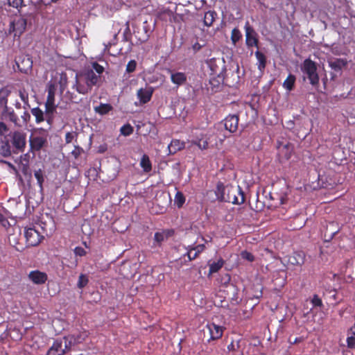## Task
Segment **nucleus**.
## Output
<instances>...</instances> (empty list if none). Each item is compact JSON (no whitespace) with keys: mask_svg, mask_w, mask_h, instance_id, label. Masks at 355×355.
Listing matches in <instances>:
<instances>
[{"mask_svg":"<svg viewBox=\"0 0 355 355\" xmlns=\"http://www.w3.org/2000/svg\"><path fill=\"white\" fill-rule=\"evenodd\" d=\"M174 234L175 230L173 229H162L156 232L154 234L155 245L161 247L164 241L173 236Z\"/></svg>","mask_w":355,"mask_h":355,"instance_id":"9","label":"nucleus"},{"mask_svg":"<svg viewBox=\"0 0 355 355\" xmlns=\"http://www.w3.org/2000/svg\"><path fill=\"white\" fill-rule=\"evenodd\" d=\"M73 252L76 256L79 257H83L87 254L86 250L80 246L76 247Z\"/></svg>","mask_w":355,"mask_h":355,"instance_id":"51","label":"nucleus"},{"mask_svg":"<svg viewBox=\"0 0 355 355\" xmlns=\"http://www.w3.org/2000/svg\"><path fill=\"white\" fill-rule=\"evenodd\" d=\"M99 79L92 70H89L82 74H76L72 88L78 93L85 95L90 92Z\"/></svg>","mask_w":355,"mask_h":355,"instance_id":"2","label":"nucleus"},{"mask_svg":"<svg viewBox=\"0 0 355 355\" xmlns=\"http://www.w3.org/2000/svg\"><path fill=\"white\" fill-rule=\"evenodd\" d=\"M218 62H220V60L214 58L209 59L207 62V65L211 71V75L220 74V69Z\"/></svg>","mask_w":355,"mask_h":355,"instance_id":"24","label":"nucleus"},{"mask_svg":"<svg viewBox=\"0 0 355 355\" xmlns=\"http://www.w3.org/2000/svg\"><path fill=\"white\" fill-rule=\"evenodd\" d=\"M185 148V142L180 139H172L168 146V155H174Z\"/></svg>","mask_w":355,"mask_h":355,"instance_id":"19","label":"nucleus"},{"mask_svg":"<svg viewBox=\"0 0 355 355\" xmlns=\"http://www.w3.org/2000/svg\"><path fill=\"white\" fill-rule=\"evenodd\" d=\"M171 74V82L176 85L178 87L184 85L187 80V77L185 73L174 71L169 70Z\"/></svg>","mask_w":355,"mask_h":355,"instance_id":"17","label":"nucleus"},{"mask_svg":"<svg viewBox=\"0 0 355 355\" xmlns=\"http://www.w3.org/2000/svg\"><path fill=\"white\" fill-rule=\"evenodd\" d=\"M112 106L108 103H101L98 106L94 107V110L96 113L104 115L107 114L112 110Z\"/></svg>","mask_w":355,"mask_h":355,"instance_id":"30","label":"nucleus"},{"mask_svg":"<svg viewBox=\"0 0 355 355\" xmlns=\"http://www.w3.org/2000/svg\"><path fill=\"white\" fill-rule=\"evenodd\" d=\"M73 338H75V341L77 344L82 343L83 341L86 340V338L89 336V332L87 331H80L76 334H71Z\"/></svg>","mask_w":355,"mask_h":355,"instance_id":"33","label":"nucleus"},{"mask_svg":"<svg viewBox=\"0 0 355 355\" xmlns=\"http://www.w3.org/2000/svg\"><path fill=\"white\" fill-rule=\"evenodd\" d=\"M239 116L237 114H229L224 119L225 128L231 133L237 131L239 127Z\"/></svg>","mask_w":355,"mask_h":355,"instance_id":"11","label":"nucleus"},{"mask_svg":"<svg viewBox=\"0 0 355 355\" xmlns=\"http://www.w3.org/2000/svg\"><path fill=\"white\" fill-rule=\"evenodd\" d=\"M12 144L18 152H23L26 146V135L22 131H15L12 135Z\"/></svg>","mask_w":355,"mask_h":355,"instance_id":"7","label":"nucleus"},{"mask_svg":"<svg viewBox=\"0 0 355 355\" xmlns=\"http://www.w3.org/2000/svg\"><path fill=\"white\" fill-rule=\"evenodd\" d=\"M60 90L62 93L67 87V76L66 73H62L59 80Z\"/></svg>","mask_w":355,"mask_h":355,"instance_id":"39","label":"nucleus"},{"mask_svg":"<svg viewBox=\"0 0 355 355\" xmlns=\"http://www.w3.org/2000/svg\"><path fill=\"white\" fill-rule=\"evenodd\" d=\"M143 29L145 32V35L144 36L143 41H146L149 38V26L147 21H144L143 24Z\"/></svg>","mask_w":355,"mask_h":355,"instance_id":"50","label":"nucleus"},{"mask_svg":"<svg viewBox=\"0 0 355 355\" xmlns=\"http://www.w3.org/2000/svg\"><path fill=\"white\" fill-rule=\"evenodd\" d=\"M311 302L314 307L323 306L322 301L321 298L317 294L313 295V296L311 300Z\"/></svg>","mask_w":355,"mask_h":355,"instance_id":"43","label":"nucleus"},{"mask_svg":"<svg viewBox=\"0 0 355 355\" xmlns=\"http://www.w3.org/2000/svg\"><path fill=\"white\" fill-rule=\"evenodd\" d=\"M10 94V91L7 87H3L0 89V106L3 108L8 107V97Z\"/></svg>","mask_w":355,"mask_h":355,"instance_id":"27","label":"nucleus"},{"mask_svg":"<svg viewBox=\"0 0 355 355\" xmlns=\"http://www.w3.org/2000/svg\"><path fill=\"white\" fill-rule=\"evenodd\" d=\"M303 340L304 339L302 337L295 338L293 341L291 340V338H289V342L291 344H297V343L302 342Z\"/></svg>","mask_w":355,"mask_h":355,"instance_id":"61","label":"nucleus"},{"mask_svg":"<svg viewBox=\"0 0 355 355\" xmlns=\"http://www.w3.org/2000/svg\"><path fill=\"white\" fill-rule=\"evenodd\" d=\"M216 195L218 200L241 205L245 202V195L240 187L225 186L223 183L217 184Z\"/></svg>","mask_w":355,"mask_h":355,"instance_id":"1","label":"nucleus"},{"mask_svg":"<svg viewBox=\"0 0 355 355\" xmlns=\"http://www.w3.org/2000/svg\"><path fill=\"white\" fill-rule=\"evenodd\" d=\"M223 77L220 74L211 75L209 80V87L212 93L217 92L221 88Z\"/></svg>","mask_w":355,"mask_h":355,"instance_id":"14","label":"nucleus"},{"mask_svg":"<svg viewBox=\"0 0 355 355\" xmlns=\"http://www.w3.org/2000/svg\"><path fill=\"white\" fill-rule=\"evenodd\" d=\"M296 78L293 74L290 73L283 83V87L288 92L293 89Z\"/></svg>","mask_w":355,"mask_h":355,"instance_id":"28","label":"nucleus"},{"mask_svg":"<svg viewBox=\"0 0 355 355\" xmlns=\"http://www.w3.org/2000/svg\"><path fill=\"white\" fill-rule=\"evenodd\" d=\"M1 114L3 118L8 119L16 126H21L18 123L19 118L13 110L9 108L8 107L3 108V110L2 111Z\"/></svg>","mask_w":355,"mask_h":355,"instance_id":"21","label":"nucleus"},{"mask_svg":"<svg viewBox=\"0 0 355 355\" xmlns=\"http://www.w3.org/2000/svg\"><path fill=\"white\" fill-rule=\"evenodd\" d=\"M24 0H8L10 6L15 8H21L23 6Z\"/></svg>","mask_w":355,"mask_h":355,"instance_id":"48","label":"nucleus"},{"mask_svg":"<svg viewBox=\"0 0 355 355\" xmlns=\"http://www.w3.org/2000/svg\"><path fill=\"white\" fill-rule=\"evenodd\" d=\"M205 248V246L204 244H200V245H198L193 248H191V249L193 251H195V252H196L198 254H199L200 253H201Z\"/></svg>","mask_w":355,"mask_h":355,"instance_id":"54","label":"nucleus"},{"mask_svg":"<svg viewBox=\"0 0 355 355\" xmlns=\"http://www.w3.org/2000/svg\"><path fill=\"white\" fill-rule=\"evenodd\" d=\"M242 37V34L241 31L237 28H234L232 31L231 33V40L234 44H236L237 42H239Z\"/></svg>","mask_w":355,"mask_h":355,"instance_id":"37","label":"nucleus"},{"mask_svg":"<svg viewBox=\"0 0 355 355\" xmlns=\"http://www.w3.org/2000/svg\"><path fill=\"white\" fill-rule=\"evenodd\" d=\"M0 154L3 157H8L11 155L12 153L8 141H3L1 142V146L0 147Z\"/></svg>","mask_w":355,"mask_h":355,"instance_id":"32","label":"nucleus"},{"mask_svg":"<svg viewBox=\"0 0 355 355\" xmlns=\"http://www.w3.org/2000/svg\"><path fill=\"white\" fill-rule=\"evenodd\" d=\"M225 261L223 259H218L216 262L209 264V275L218 272L223 266Z\"/></svg>","mask_w":355,"mask_h":355,"instance_id":"31","label":"nucleus"},{"mask_svg":"<svg viewBox=\"0 0 355 355\" xmlns=\"http://www.w3.org/2000/svg\"><path fill=\"white\" fill-rule=\"evenodd\" d=\"M31 112L35 117L36 123L39 124L46 121L45 113L39 107L32 108Z\"/></svg>","mask_w":355,"mask_h":355,"instance_id":"23","label":"nucleus"},{"mask_svg":"<svg viewBox=\"0 0 355 355\" xmlns=\"http://www.w3.org/2000/svg\"><path fill=\"white\" fill-rule=\"evenodd\" d=\"M137 62L135 60H130L126 65V71L128 73H132L135 71Z\"/></svg>","mask_w":355,"mask_h":355,"instance_id":"46","label":"nucleus"},{"mask_svg":"<svg viewBox=\"0 0 355 355\" xmlns=\"http://www.w3.org/2000/svg\"><path fill=\"white\" fill-rule=\"evenodd\" d=\"M217 16V14L214 10H209L205 13L203 22L204 24L208 27L212 26L215 19Z\"/></svg>","mask_w":355,"mask_h":355,"instance_id":"26","label":"nucleus"},{"mask_svg":"<svg viewBox=\"0 0 355 355\" xmlns=\"http://www.w3.org/2000/svg\"><path fill=\"white\" fill-rule=\"evenodd\" d=\"M193 139L189 141L191 146H196L200 150H206L208 148L209 142L204 134L193 133Z\"/></svg>","mask_w":355,"mask_h":355,"instance_id":"12","label":"nucleus"},{"mask_svg":"<svg viewBox=\"0 0 355 355\" xmlns=\"http://www.w3.org/2000/svg\"><path fill=\"white\" fill-rule=\"evenodd\" d=\"M46 121L49 125L53 123L54 114L56 112L57 105L55 103H45Z\"/></svg>","mask_w":355,"mask_h":355,"instance_id":"18","label":"nucleus"},{"mask_svg":"<svg viewBox=\"0 0 355 355\" xmlns=\"http://www.w3.org/2000/svg\"><path fill=\"white\" fill-rule=\"evenodd\" d=\"M62 341H64V349H65V352L69 351L72 346L77 345L75 341V338H73L71 334L64 336Z\"/></svg>","mask_w":355,"mask_h":355,"instance_id":"29","label":"nucleus"},{"mask_svg":"<svg viewBox=\"0 0 355 355\" xmlns=\"http://www.w3.org/2000/svg\"><path fill=\"white\" fill-rule=\"evenodd\" d=\"M347 347L351 349L355 348V336H349L347 338Z\"/></svg>","mask_w":355,"mask_h":355,"instance_id":"53","label":"nucleus"},{"mask_svg":"<svg viewBox=\"0 0 355 355\" xmlns=\"http://www.w3.org/2000/svg\"><path fill=\"white\" fill-rule=\"evenodd\" d=\"M76 149L78 150V152L73 150L72 153L76 157H77L78 156V155L80 154V150H82V148L77 147Z\"/></svg>","mask_w":355,"mask_h":355,"instance_id":"62","label":"nucleus"},{"mask_svg":"<svg viewBox=\"0 0 355 355\" xmlns=\"http://www.w3.org/2000/svg\"><path fill=\"white\" fill-rule=\"evenodd\" d=\"M92 70L94 72L95 71L98 74H101L104 71V67L102 65L99 64L97 62H92Z\"/></svg>","mask_w":355,"mask_h":355,"instance_id":"47","label":"nucleus"},{"mask_svg":"<svg viewBox=\"0 0 355 355\" xmlns=\"http://www.w3.org/2000/svg\"><path fill=\"white\" fill-rule=\"evenodd\" d=\"M21 119L23 120L24 123L26 125L31 120V115L27 111H25L24 114L21 115Z\"/></svg>","mask_w":355,"mask_h":355,"instance_id":"56","label":"nucleus"},{"mask_svg":"<svg viewBox=\"0 0 355 355\" xmlns=\"http://www.w3.org/2000/svg\"><path fill=\"white\" fill-rule=\"evenodd\" d=\"M28 279L35 284H43L48 279L47 274L38 270H32L29 272Z\"/></svg>","mask_w":355,"mask_h":355,"instance_id":"13","label":"nucleus"},{"mask_svg":"<svg viewBox=\"0 0 355 355\" xmlns=\"http://www.w3.org/2000/svg\"><path fill=\"white\" fill-rule=\"evenodd\" d=\"M241 257L243 259H246L249 261H253L254 260V255L251 253V252H249L246 250L245 251H243L241 254Z\"/></svg>","mask_w":355,"mask_h":355,"instance_id":"49","label":"nucleus"},{"mask_svg":"<svg viewBox=\"0 0 355 355\" xmlns=\"http://www.w3.org/2000/svg\"><path fill=\"white\" fill-rule=\"evenodd\" d=\"M24 236L27 246H37L44 239V236L34 227L26 228L24 231Z\"/></svg>","mask_w":355,"mask_h":355,"instance_id":"5","label":"nucleus"},{"mask_svg":"<svg viewBox=\"0 0 355 355\" xmlns=\"http://www.w3.org/2000/svg\"><path fill=\"white\" fill-rule=\"evenodd\" d=\"M140 166L145 173H149L152 170V164L148 155H142L140 161Z\"/></svg>","mask_w":355,"mask_h":355,"instance_id":"25","label":"nucleus"},{"mask_svg":"<svg viewBox=\"0 0 355 355\" xmlns=\"http://www.w3.org/2000/svg\"><path fill=\"white\" fill-rule=\"evenodd\" d=\"M89 282V279L86 275L80 274V275L78 277V281L77 283V286L79 288H83L85 287Z\"/></svg>","mask_w":355,"mask_h":355,"instance_id":"40","label":"nucleus"},{"mask_svg":"<svg viewBox=\"0 0 355 355\" xmlns=\"http://www.w3.org/2000/svg\"><path fill=\"white\" fill-rule=\"evenodd\" d=\"M30 150L28 153L22 155L20 157V164H30L31 155Z\"/></svg>","mask_w":355,"mask_h":355,"instance_id":"52","label":"nucleus"},{"mask_svg":"<svg viewBox=\"0 0 355 355\" xmlns=\"http://www.w3.org/2000/svg\"><path fill=\"white\" fill-rule=\"evenodd\" d=\"M13 246L15 248V249H16L17 251L21 252V251H22V250H23V248H22V247L19 248V247H18L17 245H14Z\"/></svg>","mask_w":355,"mask_h":355,"instance_id":"63","label":"nucleus"},{"mask_svg":"<svg viewBox=\"0 0 355 355\" xmlns=\"http://www.w3.org/2000/svg\"><path fill=\"white\" fill-rule=\"evenodd\" d=\"M202 47V45H201L200 44H199L198 42H196L195 44H193L192 46V49L193 50V51L195 53L198 52V51H200Z\"/></svg>","mask_w":355,"mask_h":355,"instance_id":"59","label":"nucleus"},{"mask_svg":"<svg viewBox=\"0 0 355 355\" xmlns=\"http://www.w3.org/2000/svg\"><path fill=\"white\" fill-rule=\"evenodd\" d=\"M255 57L257 60V68L261 71L263 72L266 67L267 58L266 56L262 52L259 51H257L255 52Z\"/></svg>","mask_w":355,"mask_h":355,"instance_id":"22","label":"nucleus"},{"mask_svg":"<svg viewBox=\"0 0 355 355\" xmlns=\"http://www.w3.org/2000/svg\"><path fill=\"white\" fill-rule=\"evenodd\" d=\"M192 251L193 250L191 249H189L186 254L189 261L194 260L198 256V254L196 252L193 253Z\"/></svg>","mask_w":355,"mask_h":355,"instance_id":"57","label":"nucleus"},{"mask_svg":"<svg viewBox=\"0 0 355 355\" xmlns=\"http://www.w3.org/2000/svg\"><path fill=\"white\" fill-rule=\"evenodd\" d=\"M26 25L27 20L23 17L15 19L10 22L8 33H14V37H20L25 31Z\"/></svg>","mask_w":355,"mask_h":355,"instance_id":"6","label":"nucleus"},{"mask_svg":"<svg viewBox=\"0 0 355 355\" xmlns=\"http://www.w3.org/2000/svg\"><path fill=\"white\" fill-rule=\"evenodd\" d=\"M305 261V254L302 251L294 252L292 254L288 256V263L293 266H302Z\"/></svg>","mask_w":355,"mask_h":355,"instance_id":"16","label":"nucleus"},{"mask_svg":"<svg viewBox=\"0 0 355 355\" xmlns=\"http://www.w3.org/2000/svg\"><path fill=\"white\" fill-rule=\"evenodd\" d=\"M133 131V127L129 123L123 125L120 129L121 134L123 136H129L132 134Z\"/></svg>","mask_w":355,"mask_h":355,"instance_id":"38","label":"nucleus"},{"mask_svg":"<svg viewBox=\"0 0 355 355\" xmlns=\"http://www.w3.org/2000/svg\"><path fill=\"white\" fill-rule=\"evenodd\" d=\"M8 128L6 124L3 122L0 121V136L3 135L8 131Z\"/></svg>","mask_w":355,"mask_h":355,"instance_id":"55","label":"nucleus"},{"mask_svg":"<svg viewBox=\"0 0 355 355\" xmlns=\"http://www.w3.org/2000/svg\"><path fill=\"white\" fill-rule=\"evenodd\" d=\"M302 71L306 74L310 83L315 86L319 83L316 63L310 58L304 60L301 67Z\"/></svg>","mask_w":355,"mask_h":355,"instance_id":"4","label":"nucleus"},{"mask_svg":"<svg viewBox=\"0 0 355 355\" xmlns=\"http://www.w3.org/2000/svg\"><path fill=\"white\" fill-rule=\"evenodd\" d=\"M30 151L33 154L48 146V133L40 128L33 132L29 137Z\"/></svg>","mask_w":355,"mask_h":355,"instance_id":"3","label":"nucleus"},{"mask_svg":"<svg viewBox=\"0 0 355 355\" xmlns=\"http://www.w3.org/2000/svg\"><path fill=\"white\" fill-rule=\"evenodd\" d=\"M239 348V341L236 343L232 340L230 344L227 345V349L228 352H236Z\"/></svg>","mask_w":355,"mask_h":355,"instance_id":"45","label":"nucleus"},{"mask_svg":"<svg viewBox=\"0 0 355 355\" xmlns=\"http://www.w3.org/2000/svg\"><path fill=\"white\" fill-rule=\"evenodd\" d=\"M185 202V197L181 191L175 193L174 203L178 207L181 208Z\"/></svg>","mask_w":355,"mask_h":355,"instance_id":"35","label":"nucleus"},{"mask_svg":"<svg viewBox=\"0 0 355 355\" xmlns=\"http://www.w3.org/2000/svg\"><path fill=\"white\" fill-rule=\"evenodd\" d=\"M345 62L343 60L341 59H336L334 61H331L329 62V66L331 67V69L338 71L342 69L343 66L345 64Z\"/></svg>","mask_w":355,"mask_h":355,"instance_id":"36","label":"nucleus"},{"mask_svg":"<svg viewBox=\"0 0 355 355\" xmlns=\"http://www.w3.org/2000/svg\"><path fill=\"white\" fill-rule=\"evenodd\" d=\"M66 353L62 340H55L48 350L46 355H63Z\"/></svg>","mask_w":355,"mask_h":355,"instance_id":"15","label":"nucleus"},{"mask_svg":"<svg viewBox=\"0 0 355 355\" xmlns=\"http://www.w3.org/2000/svg\"><path fill=\"white\" fill-rule=\"evenodd\" d=\"M280 200H281V204H284L285 201H286V198L285 197H282Z\"/></svg>","mask_w":355,"mask_h":355,"instance_id":"64","label":"nucleus"},{"mask_svg":"<svg viewBox=\"0 0 355 355\" xmlns=\"http://www.w3.org/2000/svg\"><path fill=\"white\" fill-rule=\"evenodd\" d=\"M137 97L141 104H145L149 102L153 95L151 89H146L141 88L137 91Z\"/></svg>","mask_w":355,"mask_h":355,"instance_id":"20","label":"nucleus"},{"mask_svg":"<svg viewBox=\"0 0 355 355\" xmlns=\"http://www.w3.org/2000/svg\"><path fill=\"white\" fill-rule=\"evenodd\" d=\"M19 95L24 105L29 106L28 94L26 90L25 89H20L19 91Z\"/></svg>","mask_w":355,"mask_h":355,"instance_id":"41","label":"nucleus"},{"mask_svg":"<svg viewBox=\"0 0 355 355\" xmlns=\"http://www.w3.org/2000/svg\"><path fill=\"white\" fill-rule=\"evenodd\" d=\"M245 44L248 47L258 46L259 40L257 33L254 29L247 21L245 25Z\"/></svg>","mask_w":355,"mask_h":355,"instance_id":"8","label":"nucleus"},{"mask_svg":"<svg viewBox=\"0 0 355 355\" xmlns=\"http://www.w3.org/2000/svg\"><path fill=\"white\" fill-rule=\"evenodd\" d=\"M34 175H35V178H36V180L37 181L38 185L42 189V188L43 182L44 181L42 171L41 169L35 171V173H34Z\"/></svg>","mask_w":355,"mask_h":355,"instance_id":"42","label":"nucleus"},{"mask_svg":"<svg viewBox=\"0 0 355 355\" xmlns=\"http://www.w3.org/2000/svg\"><path fill=\"white\" fill-rule=\"evenodd\" d=\"M206 328L209 331V338L208 342L220 339L223 334L225 328L220 325L216 324L214 322L208 323Z\"/></svg>","mask_w":355,"mask_h":355,"instance_id":"10","label":"nucleus"},{"mask_svg":"<svg viewBox=\"0 0 355 355\" xmlns=\"http://www.w3.org/2000/svg\"><path fill=\"white\" fill-rule=\"evenodd\" d=\"M47 98L45 103H55V87L51 84L48 87Z\"/></svg>","mask_w":355,"mask_h":355,"instance_id":"34","label":"nucleus"},{"mask_svg":"<svg viewBox=\"0 0 355 355\" xmlns=\"http://www.w3.org/2000/svg\"><path fill=\"white\" fill-rule=\"evenodd\" d=\"M73 139V135L71 132H67L65 135V141L67 144H69L72 141Z\"/></svg>","mask_w":355,"mask_h":355,"instance_id":"58","label":"nucleus"},{"mask_svg":"<svg viewBox=\"0 0 355 355\" xmlns=\"http://www.w3.org/2000/svg\"><path fill=\"white\" fill-rule=\"evenodd\" d=\"M67 94H68L69 100L71 102L75 103H78V101L76 100V95H74L73 94L70 93V92H67Z\"/></svg>","mask_w":355,"mask_h":355,"instance_id":"60","label":"nucleus"},{"mask_svg":"<svg viewBox=\"0 0 355 355\" xmlns=\"http://www.w3.org/2000/svg\"><path fill=\"white\" fill-rule=\"evenodd\" d=\"M20 170L21 173L25 175L31 176V170L30 168V164H20Z\"/></svg>","mask_w":355,"mask_h":355,"instance_id":"44","label":"nucleus"}]
</instances>
